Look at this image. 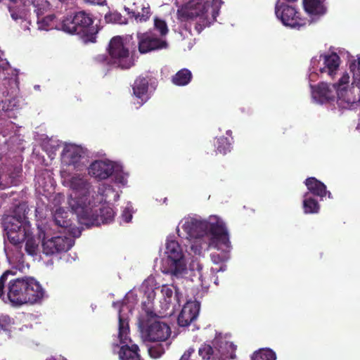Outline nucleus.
<instances>
[{
  "label": "nucleus",
  "instance_id": "obj_1",
  "mask_svg": "<svg viewBox=\"0 0 360 360\" xmlns=\"http://www.w3.org/2000/svg\"><path fill=\"white\" fill-rule=\"evenodd\" d=\"M127 37L115 36L109 41L106 49L108 55L98 54L94 58L96 64L107 65L121 70H128L134 65L127 44Z\"/></svg>",
  "mask_w": 360,
  "mask_h": 360
},
{
  "label": "nucleus",
  "instance_id": "obj_2",
  "mask_svg": "<svg viewBox=\"0 0 360 360\" xmlns=\"http://www.w3.org/2000/svg\"><path fill=\"white\" fill-rule=\"evenodd\" d=\"M93 200H89L86 208L77 207L76 208V214L81 224L87 227L92 226H100L101 224H108L110 222L114 217L113 210L108 207L102 205L98 207L103 198L99 197L98 194L92 195Z\"/></svg>",
  "mask_w": 360,
  "mask_h": 360
},
{
  "label": "nucleus",
  "instance_id": "obj_3",
  "mask_svg": "<svg viewBox=\"0 0 360 360\" xmlns=\"http://www.w3.org/2000/svg\"><path fill=\"white\" fill-rule=\"evenodd\" d=\"M93 22L91 15L82 11L65 17L60 22V28L66 33L81 35L85 42L94 43L98 31L93 27Z\"/></svg>",
  "mask_w": 360,
  "mask_h": 360
},
{
  "label": "nucleus",
  "instance_id": "obj_4",
  "mask_svg": "<svg viewBox=\"0 0 360 360\" xmlns=\"http://www.w3.org/2000/svg\"><path fill=\"white\" fill-rule=\"evenodd\" d=\"M9 276H14L11 270H6L0 276V299L9 301L14 306L27 304L26 292V277L8 280Z\"/></svg>",
  "mask_w": 360,
  "mask_h": 360
},
{
  "label": "nucleus",
  "instance_id": "obj_5",
  "mask_svg": "<svg viewBox=\"0 0 360 360\" xmlns=\"http://www.w3.org/2000/svg\"><path fill=\"white\" fill-rule=\"evenodd\" d=\"M157 314L149 309H146V316L139 320V328L143 339L150 342H165L170 337V327L157 319Z\"/></svg>",
  "mask_w": 360,
  "mask_h": 360
},
{
  "label": "nucleus",
  "instance_id": "obj_6",
  "mask_svg": "<svg viewBox=\"0 0 360 360\" xmlns=\"http://www.w3.org/2000/svg\"><path fill=\"white\" fill-rule=\"evenodd\" d=\"M221 4V0H190L177 10V16L180 20L187 21L205 15L210 11L212 18L215 20Z\"/></svg>",
  "mask_w": 360,
  "mask_h": 360
},
{
  "label": "nucleus",
  "instance_id": "obj_7",
  "mask_svg": "<svg viewBox=\"0 0 360 360\" xmlns=\"http://www.w3.org/2000/svg\"><path fill=\"white\" fill-rule=\"evenodd\" d=\"M5 231L9 242L20 248L26 236L31 231V225L25 214H15L8 217Z\"/></svg>",
  "mask_w": 360,
  "mask_h": 360
},
{
  "label": "nucleus",
  "instance_id": "obj_8",
  "mask_svg": "<svg viewBox=\"0 0 360 360\" xmlns=\"http://www.w3.org/2000/svg\"><path fill=\"white\" fill-rule=\"evenodd\" d=\"M167 258L163 262L165 274L179 277L186 271V265L181 246L176 240H169L166 245Z\"/></svg>",
  "mask_w": 360,
  "mask_h": 360
},
{
  "label": "nucleus",
  "instance_id": "obj_9",
  "mask_svg": "<svg viewBox=\"0 0 360 360\" xmlns=\"http://www.w3.org/2000/svg\"><path fill=\"white\" fill-rule=\"evenodd\" d=\"M70 185L71 189L75 192V198H72L69 204L72 211L76 214V208L81 207L86 208L89 200H92L91 194L92 186L88 179L80 175L73 176L70 181Z\"/></svg>",
  "mask_w": 360,
  "mask_h": 360
},
{
  "label": "nucleus",
  "instance_id": "obj_10",
  "mask_svg": "<svg viewBox=\"0 0 360 360\" xmlns=\"http://www.w3.org/2000/svg\"><path fill=\"white\" fill-rule=\"evenodd\" d=\"M118 338L122 345L117 352L119 360H143L140 354L139 347L136 344L129 345L128 333H129V323L126 319L119 316Z\"/></svg>",
  "mask_w": 360,
  "mask_h": 360
},
{
  "label": "nucleus",
  "instance_id": "obj_11",
  "mask_svg": "<svg viewBox=\"0 0 360 360\" xmlns=\"http://www.w3.org/2000/svg\"><path fill=\"white\" fill-rule=\"evenodd\" d=\"M276 17L282 23L291 28L300 30L307 23V20L301 17V13L295 7L285 4H276L275 7Z\"/></svg>",
  "mask_w": 360,
  "mask_h": 360
},
{
  "label": "nucleus",
  "instance_id": "obj_12",
  "mask_svg": "<svg viewBox=\"0 0 360 360\" xmlns=\"http://www.w3.org/2000/svg\"><path fill=\"white\" fill-rule=\"evenodd\" d=\"M207 235L211 236L210 245L219 248L221 245L226 248L231 246L229 233L223 221L217 219L215 221L207 224Z\"/></svg>",
  "mask_w": 360,
  "mask_h": 360
},
{
  "label": "nucleus",
  "instance_id": "obj_13",
  "mask_svg": "<svg viewBox=\"0 0 360 360\" xmlns=\"http://www.w3.org/2000/svg\"><path fill=\"white\" fill-rule=\"evenodd\" d=\"M22 171V167L19 165H0V189L17 186L20 182L19 177Z\"/></svg>",
  "mask_w": 360,
  "mask_h": 360
},
{
  "label": "nucleus",
  "instance_id": "obj_14",
  "mask_svg": "<svg viewBox=\"0 0 360 360\" xmlns=\"http://www.w3.org/2000/svg\"><path fill=\"white\" fill-rule=\"evenodd\" d=\"M138 39L139 51L141 53L165 49L168 47L166 40L159 38L153 33H139Z\"/></svg>",
  "mask_w": 360,
  "mask_h": 360
},
{
  "label": "nucleus",
  "instance_id": "obj_15",
  "mask_svg": "<svg viewBox=\"0 0 360 360\" xmlns=\"http://www.w3.org/2000/svg\"><path fill=\"white\" fill-rule=\"evenodd\" d=\"M73 241L68 237L55 236L42 241L43 253L46 255L66 252L72 246Z\"/></svg>",
  "mask_w": 360,
  "mask_h": 360
},
{
  "label": "nucleus",
  "instance_id": "obj_16",
  "mask_svg": "<svg viewBox=\"0 0 360 360\" xmlns=\"http://www.w3.org/2000/svg\"><path fill=\"white\" fill-rule=\"evenodd\" d=\"M124 11L137 22L148 21L152 15L150 5L146 0H134L131 8L124 6Z\"/></svg>",
  "mask_w": 360,
  "mask_h": 360
},
{
  "label": "nucleus",
  "instance_id": "obj_17",
  "mask_svg": "<svg viewBox=\"0 0 360 360\" xmlns=\"http://www.w3.org/2000/svg\"><path fill=\"white\" fill-rule=\"evenodd\" d=\"M200 304L197 302H187L178 316L177 322L179 326H189L198 316Z\"/></svg>",
  "mask_w": 360,
  "mask_h": 360
},
{
  "label": "nucleus",
  "instance_id": "obj_18",
  "mask_svg": "<svg viewBox=\"0 0 360 360\" xmlns=\"http://www.w3.org/2000/svg\"><path fill=\"white\" fill-rule=\"evenodd\" d=\"M207 224L206 220L191 218L185 221L182 229L189 237L198 238L207 235Z\"/></svg>",
  "mask_w": 360,
  "mask_h": 360
},
{
  "label": "nucleus",
  "instance_id": "obj_19",
  "mask_svg": "<svg viewBox=\"0 0 360 360\" xmlns=\"http://www.w3.org/2000/svg\"><path fill=\"white\" fill-rule=\"evenodd\" d=\"M115 170V165L110 161L96 160L89 167V174L96 179L103 180L110 176Z\"/></svg>",
  "mask_w": 360,
  "mask_h": 360
},
{
  "label": "nucleus",
  "instance_id": "obj_20",
  "mask_svg": "<svg viewBox=\"0 0 360 360\" xmlns=\"http://www.w3.org/2000/svg\"><path fill=\"white\" fill-rule=\"evenodd\" d=\"M311 89V96L316 102L324 103L333 101L336 96V91L333 86L329 84L321 82L317 85H310Z\"/></svg>",
  "mask_w": 360,
  "mask_h": 360
},
{
  "label": "nucleus",
  "instance_id": "obj_21",
  "mask_svg": "<svg viewBox=\"0 0 360 360\" xmlns=\"http://www.w3.org/2000/svg\"><path fill=\"white\" fill-rule=\"evenodd\" d=\"M25 287L27 303L34 304L41 302L45 295V291L40 283L32 277H26Z\"/></svg>",
  "mask_w": 360,
  "mask_h": 360
},
{
  "label": "nucleus",
  "instance_id": "obj_22",
  "mask_svg": "<svg viewBox=\"0 0 360 360\" xmlns=\"http://www.w3.org/2000/svg\"><path fill=\"white\" fill-rule=\"evenodd\" d=\"M336 96L338 104L341 108L354 110L360 105V96L356 98L352 89L339 91Z\"/></svg>",
  "mask_w": 360,
  "mask_h": 360
},
{
  "label": "nucleus",
  "instance_id": "obj_23",
  "mask_svg": "<svg viewBox=\"0 0 360 360\" xmlns=\"http://www.w3.org/2000/svg\"><path fill=\"white\" fill-rule=\"evenodd\" d=\"M320 58H323V67L319 68L321 74L327 73L330 77H333L336 74L340 65V57L336 53L321 55Z\"/></svg>",
  "mask_w": 360,
  "mask_h": 360
},
{
  "label": "nucleus",
  "instance_id": "obj_24",
  "mask_svg": "<svg viewBox=\"0 0 360 360\" xmlns=\"http://www.w3.org/2000/svg\"><path fill=\"white\" fill-rule=\"evenodd\" d=\"M150 79L148 76H139L132 85L133 94L139 99L141 100V105L146 102L148 99V84Z\"/></svg>",
  "mask_w": 360,
  "mask_h": 360
},
{
  "label": "nucleus",
  "instance_id": "obj_25",
  "mask_svg": "<svg viewBox=\"0 0 360 360\" xmlns=\"http://www.w3.org/2000/svg\"><path fill=\"white\" fill-rule=\"evenodd\" d=\"M304 184L309 191V194L311 193L321 198L326 195H328V198H332L331 193L326 190V186L315 177H308L305 179Z\"/></svg>",
  "mask_w": 360,
  "mask_h": 360
},
{
  "label": "nucleus",
  "instance_id": "obj_26",
  "mask_svg": "<svg viewBox=\"0 0 360 360\" xmlns=\"http://www.w3.org/2000/svg\"><path fill=\"white\" fill-rule=\"evenodd\" d=\"M326 0H303L304 11L312 16L320 17L327 12Z\"/></svg>",
  "mask_w": 360,
  "mask_h": 360
},
{
  "label": "nucleus",
  "instance_id": "obj_27",
  "mask_svg": "<svg viewBox=\"0 0 360 360\" xmlns=\"http://www.w3.org/2000/svg\"><path fill=\"white\" fill-rule=\"evenodd\" d=\"M62 158L67 165L76 167L81 159L80 151L74 146H65L62 152Z\"/></svg>",
  "mask_w": 360,
  "mask_h": 360
},
{
  "label": "nucleus",
  "instance_id": "obj_28",
  "mask_svg": "<svg viewBox=\"0 0 360 360\" xmlns=\"http://www.w3.org/2000/svg\"><path fill=\"white\" fill-rule=\"evenodd\" d=\"M24 242H25V250L26 252L31 256L37 255L39 251V238H36L30 231Z\"/></svg>",
  "mask_w": 360,
  "mask_h": 360
},
{
  "label": "nucleus",
  "instance_id": "obj_29",
  "mask_svg": "<svg viewBox=\"0 0 360 360\" xmlns=\"http://www.w3.org/2000/svg\"><path fill=\"white\" fill-rule=\"evenodd\" d=\"M53 221L56 225L65 229H68L72 225L71 220L68 219V212L62 208L56 210L53 214Z\"/></svg>",
  "mask_w": 360,
  "mask_h": 360
},
{
  "label": "nucleus",
  "instance_id": "obj_30",
  "mask_svg": "<svg viewBox=\"0 0 360 360\" xmlns=\"http://www.w3.org/2000/svg\"><path fill=\"white\" fill-rule=\"evenodd\" d=\"M192 79V73L191 72L186 69L184 68L179 70L172 79V82L173 84L177 86H185L187 85Z\"/></svg>",
  "mask_w": 360,
  "mask_h": 360
},
{
  "label": "nucleus",
  "instance_id": "obj_31",
  "mask_svg": "<svg viewBox=\"0 0 360 360\" xmlns=\"http://www.w3.org/2000/svg\"><path fill=\"white\" fill-rule=\"evenodd\" d=\"M303 200V210L305 214H315L318 213L320 209V205L318 201L310 196L309 193L304 195Z\"/></svg>",
  "mask_w": 360,
  "mask_h": 360
},
{
  "label": "nucleus",
  "instance_id": "obj_32",
  "mask_svg": "<svg viewBox=\"0 0 360 360\" xmlns=\"http://www.w3.org/2000/svg\"><path fill=\"white\" fill-rule=\"evenodd\" d=\"M276 353L269 348H262L255 352L252 356L251 360H276Z\"/></svg>",
  "mask_w": 360,
  "mask_h": 360
},
{
  "label": "nucleus",
  "instance_id": "obj_33",
  "mask_svg": "<svg viewBox=\"0 0 360 360\" xmlns=\"http://www.w3.org/2000/svg\"><path fill=\"white\" fill-rule=\"evenodd\" d=\"M56 15H48L45 17L37 20V22L39 24V27L40 29L49 30H52L53 28L61 30L60 23L58 25L55 24Z\"/></svg>",
  "mask_w": 360,
  "mask_h": 360
},
{
  "label": "nucleus",
  "instance_id": "obj_34",
  "mask_svg": "<svg viewBox=\"0 0 360 360\" xmlns=\"http://www.w3.org/2000/svg\"><path fill=\"white\" fill-rule=\"evenodd\" d=\"M231 141L224 136L217 139L215 143L216 151L222 155H226L229 153L231 150Z\"/></svg>",
  "mask_w": 360,
  "mask_h": 360
},
{
  "label": "nucleus",
  "instance_id": "obj_35",
  "mask_svg": "<svg viewBox=\"0 0 360 360\" xmlns=\"http://www.w3.org/2000/svg\"><path fill=\"white\" fill-rule=\"evenodd\" d=\"M13 324L14 320L8 315L0 314V333H10Z\"/></svg>",
  "mask_w": 360,
  "mask_h": 360
},
{
  "label": "nucleus",
  "instance_id": "obj_36",
  "mask_svg": "<svg viewBox=\"0 0 360 360\" xmlns=\"http://www.w3.org/2000/svg\"><path fill=\"white\" fill-rule=\"evenodd\" d=\"M349 82V76L347 73L344 74L339 79L338 83H335L332 85L336 93L339 91H345L348 89L347 85Z\"/></svg>",
  "mask_w": 360,
  "mask_h": 360
},
{
  "label": "nucleus",
  "instance_id": "obj_37",
  "mask_svg": "<svg viewBox=\"0 0 360 360\" xmlns=\"http://www.w3.org/2000/svg\"><path fill=\"white\" fill-rule=\"evenodd\" d=\"M148 350L149 356L153 359L160 358L165 353V349L161 344L151 346Z\"/></svg>",
  "mask_w": 360,
  "mask_h": 360
},
{
  "label": "nucleus",
  "instance_id": "obj_38",
  "mask_svg": "<svg viewBox=\"0 0 360 360\" xmlns=\"http://www.w3.org/2000/svg\"><path fill=\"white\" fill-rule=\"evenodd\" d=\"M154 26L162 36H165L168 33V27L166 22L158 18L154 19Z\"/></svg>",
  "mask_w": 360,
  "mask_h": 360
},
{
  "label": "nucleus",
  "instance_id": "obj_39",
  "mask_svg": "<svg viewBox=\"0 0 360 360\" xmlns=\"http://www.w3.org/2000/svg\"><path fill=\"white\" fill-rule=\"evenodd\" d=\"M210 15H212L210 11L207 13V14L206 13L205 15L195 17V18H199L200 20H202V22H196L195 25V30L198 34H200L208 25V18ZM193 19H195V18Z\"/></svg>",
  "mask_w": 360,
  "mask_h": 360
},
{
  "label": "nucleus",
  "instance_id": "obj_40",
  "mask_svg": "<svg viewBox=\"0 0 360 360\" xmlns=\"http://www.w3.org/2000/svg\"><path fill=\"white\" fill-rule=\"evenodd\" d=\"M199 354L203 359L210 360L214 354L213 348L209 345H205L199 349Z\"/></svg>",
  "mask_w": 360,
  "mask_h": 360
},
{
  "label": "nucleus",
  "instance_id": "obj_41",
  "mask_svg": "<svg viewBox=\"0 0 360 360\" xmlns=\"http://www.w3.org/2000/svg\"><path fill=\"white\" fill-rule=\"evenodd\" d=\"M35 9L34 12L37 13V20L40 19V16H41L44 11H46L49 7V3L47 1H44L41 2V6H40L38 4H35V3L33 4Z\"/></svg>",
  "mask_w": 360,
  "mask_h": 360
},
{
  "label": "nucleus",
  "instance_id": "obj_42",
  "mask_svg": "<svg viewBox=\"0 0 360 360\" xmlns=\"http://www.w3.org/2000/svg\"><path fill=\"white\" fill-rule=\"evenodd\" d=\"M161 292L164 296L165 301L169 303L173 296V289L168 285H164L162 286Z\"/></svg>",
  "mask_w": 360,
  "mask_h": 360
},
{
  "label": "nucleus",
  "instance_id": "obj_43",
  "mask_svg": "<svg viewBox=\"0 0 360 360\" xmlns=\"http://www.w3.org/2000/svg\"><path fill=\"white\" fill-rule=\"evenodd\" d=\"M349 69L354 76L360 77V57L350 63Z\"/></svg>",
  "mask_w": 360,
  "mask_h": 360
},
{
  "label": "nucleus",
  "instance_id": "obj_44",
  "mask_svg": "<svg viewBox=\"0 0 360 360\" xmlns=\"http://www.w3.org/2000/svg\"><path fill=\"white\" fill-rule=\"evenodd\" d=\"M122 18V15L118 12L110 13L109 15H105V19L107 20L120 24L123 23Z\"/></svg>",
  "mask_w": 360,
  "mask_h": 360
},
{
  "label": "nucleus",
  "instance_id": "obj_45",
  "mask_svg": "<svg viewBox=\"0 0 360 360\" xmlns=\"http://www.w3.org/2000/svg\"><path fill=\"white\" fill-rule=\"evenodd\" d=\"M132 217L133 216H132L131 209L129 207L124 208V210L122 211V213L121 214V218H122V221L126 223H129L131 221Z\"/></svg>",
  "mask_w": 360,
  "mask_h": 360
},
{
  "label": "nucleus",
  "instance_id": "obj_46",
  "mask_svg": "<svg viewBox=\"0 0 360 360\" xmlns=\"http://www.w3.org/2000/svg\"><path fill=\"white\" fill-rule=\"evenodd\" d=\"M84 1L91 5L104 6L106 4V0H84Z\"/></svg>",
  "mask_w": 360,
  "mask_h": 360
},
{
  "label": "nucleus",
  "instance_id": "obj_47",
  "mask_svg": "<svg viewBox=\"0 0 360 360\" xmlns=\"http://www.w3.org/2000/svg\"><path fill=\"white\" fill-rule=\"evenodd\" d=\"M9 66V63L6 60L0 59V68L6 70Z\"/></svg>",
  "mask_w": 360,
  "mask_h": 360
},
{
  "label": "nucleus",
  "instance_id": "obj_48",
  "mask_svg": "<svg viewBox=\"0 0 360 360\" xmlns=\"http://www.w3.org/2000/svg\"><path fill=\"white\" fill-rule=\"evenodd\" d=\"M191 356V352L187 351L184 352V354L181 356L180 360H189Z\"/></svg>",
  "mask_w": 360,
  "mask_h": 360
},
{
  "label": "nucleus",
  "instance_id": "obj_49",
  "mask_svg": "<svg viewBox=\"0 0 360 360\" xmlns=\"http://www.w3.org/2000/svg\"><path fill=\"white\" fill-rule=\"evenodd\" d=\"M117 180L119 183L122 184H125L127 183V180L123 177V176H120L119 178H117Z\"/></svg>",
  "mask_w": 360,
  "mask_h": 360
},
{
  "label": "nucleus",
  "instance_id": "obj_50",
  "mask_svg": "<svg viewBox=\"0 0 360 360\" xmlns=\"http://www.w3.org/2000/svg\"><path fill=\"white\" fill-rule=\"evenodd\" d=\"M11 16L15 20H17L20 18L19 15L15 12L11 13Z\"/></svg>",
  "mask_w": 360,
  "mask_h": 360
},
{
  "label": "nucleus",
  "instance_id": "obj_51",
  "mask_svg": "<svg viewBox=\"0 0 360 360\" xmlns=\"http://www.w3.org/2000/svg\"><path fill=\"white\" fill-rule=\"evenodd\" d=\"M175 299L179 304H180L179 292L177 289H175Z\"/></svg>",
  "mask_w": 360,
  "mask_h": 360
},
{
  "label": "nucleus",
  "instance_id": "obj_52",
  "mask_svg": "<svg viewBox=\"0 0 360 360\" xmlns=\"http://www.w3.org/2000/svg\"><path fill=\"white\" fill-rule=\"evenodd\" d=\"M226 134L231 136L232 134V131L231 130H228L226 131Z\"/></svg>",
  "mask_w": 360,
  "mask_h": 360
},
{
  "label": "nucleus",
  "instance_id": "obj_53",
  "mask_svg": "<svg viewBox=\"0 0 360 360\" xmlns=\"http://www.w3.org/2000/svg\"><path fill=\"white\" fill-rule=\"evenodd\" d=\"M2 0H0V2ZM11 2H13V3H16L18 1V0H9Z\"/></svg>",
  "mask_w": 360,
  "mask_h": 360
},
{
  "label": "nucleus",
  "instance_id": "obj_54",
  "mask_svg": "<svg viewBox=\"0 0 360 360\" xmlns=\"http://www.w3.org/2000/svg\"><path fill=\"white\" fill-rule=\"evenodd\" d=\"M113 347H118L119 346H118V345H117V344H113Z\"/></svg>",
  "mask_w": 360,
  "mask_h": 360
}]
</instances>
